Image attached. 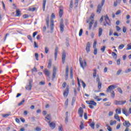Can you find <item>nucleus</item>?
Returning a JSON list of instances; mask_svg holds the SVG:
<instances>
[{"instance_id":"f257e3e1","label":"nucleus","mask_w":131,"mask_h":131,"mask_svg":"<svg viewBox=\"0 0 131 131\" xmlns=\"http://www.w3.org/2000/svg\"><path fill=\"white\" fill-rule=\"evenodd\" d=\"M45 21L46 22V25L47 26V28H50L51 29V32H53L54 31V27L55 26L54 19L53 18H51L50 20V15H48L45 18Z\"/></svg>"},{"instance_id":"f03ea898","label":"nucleus","mask_w":131,"mask_h":131,"mask_svg":"<svg viewBox=\"0 0 131 131\" xmlns=\"http://www.w3.org/2000/svg\"><path fill=\"white\" fill-rule=\"evenodd\" d=\"M29 84H27L25 87L26 90L27 91H31V89H32V83L33 82V79H30L28 80Z\"/></svg>"},{"instance_id":"7ed1b4c3","label":"nucleus","mask_w":131,"mask_h":131,"mask_svg":"<svg viewBox=\"0 0 131 131\" xmlns=\"http://www.w3.org/2000/svg\"><path fill=\"white\" fill-rule=\"evenodd\" d=\"M105 4V0H102L101 1V5L99 4L97 6V13L98 14H100L102 11V8H103V6H104Z\"/></svg>"},{"instance_id":"20e7f679","label":"nucleus","mask_w":131,"mask_h":131,"mask_svg":"<svg viewBox=\"0 0 131 131\" xmlns=\"http://www.w3.org/2000/svg\"><path fill=\"white\" fill-rule=\"evenodd\" d=\"M115 89H116V85H111L107 89L106 93H109V92H111V91H113V90H115Z\"/></svg>"},{"instance_id":"39448f33","label":"nucleus","mask_w":131,"mask_h":131,"mask_svg":"<svg viewBox=\"0 0 131 131\" xmlns=\"http://www.w3.org/2000/svg\"><path fill=\"white\" fill-rule=\"evenodd\" d=\"M126 103V101H118V100H115L114 101V104L115 105H124Z\"/></svg>"},{"instance_id":"423d86ee","label":"nucleus","mask_w":131,"mask_h":131,"mask_svg":"<svg viewBox=\"0 0 131 131\" xmlns=\"http://www.w3.org/2000/svg\"><path fill=\"white\" fill-rule=\"evenodd\" d=\"M59 27L60 29V32L63 33V32L64 31V23H63V19H61L60 21Z\"/></svg>"},{"instance_id":"0eeeda50","label":"nucleus","mask_w":131,"mask_h":131,"mask_svg":"<svg viewBox=\"0 0 131 131\" xmlns=\"http://www.w3.org/2000/svg\"><path fill=\"white\" fill-rule=\"evenodd\" d=\"M78 114H79L80 117H82L83 116V109L82 107H80L78 110Z\"/></svg>"},{"instance_id":"6e6552de","label":"nucleus","mask_w":131,"mask_h":131,"mask_svg":"<svg viewBox=\"0 0 131 131\" xmlns=\"http://www.w3.org/2000/svg\"><path fill=\"white\" fill-rule=\"evenodd\" d=\"M124 122L123 123V125H124V126H126V127H129V126H131V124L130 123H129V121H126V120H124Z\"/></svg>"},{"instance_id":"1a4fd4ad","label":"nucleus","mask_w":131,"mask_h":131,"mask_svg":"<svg viewBox=\"0 0 131 131\" xmlns=\"http://www.w3.org/2000/svg\"><path fill=\"white\" fill-rule=\"evenodd\" d=\"M65 60H66V52H65V51H63L62 54V64H64L65 63Z\"/></svg>"},{"instance_id":"9d476101","label":"nucleus","mask_w":131,"mask_h":131,"mask_svg":"<svg viewBox=\"0 0 131 131\" xmlns=\"http://www.w3.org/2000/svg\"><path fill=\"white\" fill-rule=\"evenodd\" d=\"M68 94H69V87L68 86L66 87V90L63 93L64 97H67L68 96Z\"/></svg>"},{"instance_id":"9b49d317","label":"nucleus","mask_w":131,"mask_h":131,"mask_svg":"<svg viewBox=\"0 0 131 131\" xmlns=\"http://www.w3.org/2000/svg\"><path fill=\"white\" fill-rule=\"evenodd\" d=\"M90 47H91V43H90V42H88L86 46V51L88 54H89V53H90L91 51V49L90 48Z\"/></svg>"},{"instance_id":"f8f14e48","label":"nucleus","mask_w":131,"mask_h":131,"mask_svg":"<svg viewBox=\"0 0 131 131\" xmlns=\"http://www.w3.org/2000/svg\"><path fill=\"white\" fill-rule=\"evenodd\" d=\"M48 124L49 125V126L51 127L52 128L54 129L55 127H56V124L54 123V122H52L51 123V121H49L48 122Z\"/></svg>"},{"instance_id":"ddd939ff","label":"nucleus","mask_w":131,"mask_h":131,"mask_svg":"<svg viewBox=\"0 0 131 131\" xmlns=\"http://www.w3.org/2000/svg\"><path fill=\"white\" fill-rule=\"evenodd\" d=\"M63 8L62 6L59 7V15L60 18H62V16H63Z\"/></svg>"},{"instance_id":"4468645a","label":"nucleus","mask_w":131,"mask_h":131,"mask_svg":"<svg viewBox=\"0 0 131 131\" xmlns=\"http://www.w3.org/2000/svg\"><path fill=\"white\" fill-rule=\"evenodd\" d=\"M57 70L56 69V68H53V75H52V78L53 79H55V78L56 77V74H57Z\"/></svg>"},{"instance_id":"2eb2a0df","label":"nucleus","mask_w":131,"mask_h":131,"mask_svg":"<svg viewBox=\"0 0 131 131\" xmlns=\"http://www.w3.org/2000/svg\"><path fill=\"white\" fill-rule=\"evenodd\" d=\"M59 50V48L56 47L55 50L54 56H55V60H57V56L58 55V51Z\"/></svg>"},{"instance_id":"dca6fc26","label":"nucleus","mask_w":131,"mask_h":131,"mask_svg":"<svg viewBox=\"0 0 131 131\" xmlns=\"http://www.w3.org/2000/svg\"><path fill=\"white\" fill-rule=\"evenodd\" d=\"M104 18H105V21L106 24L107 25H108L109 26H110V25H111V24H109V23H108V21H107V20H108V21H110V19H109V17H108V15H106L104 16Z\"/></svg>"},{"instance_id":"f3484780","label":"nucleus","mask_w":131,"mask_h":131,"mask_svg":"<svg viewBox=\"0 0 131 131\" xmlns=\"http://www.w3.org/2000/svg\"><path fill=\"white\" fill-rule=\"evenodd\" d=\"M81 61H82V58H81V57H79V62H80V66L83 69H84V67H83V62Z\"/></svg>"},{"instance_id":"a211bd4d","label":"nucleus","mask_w":131,"mask_h":131,"mask_svg":"<svg viewBox=\"0 0 131 131\" xmlns=\"http://www.w3.org/2000/svg\"><path fill=\"white\" fill-rule=\"evenodd\" d=\"M103 32V29L102 28H99L98 30V36L100 37L101 35H102V33Z\"/></svg>"},{"instance_id":"6ab92c4d","label":"nucleus","mask_w":131,"mask_h":131,"mask_svg":"<svg viewBox=\"0 0 131 131\" xmlns=\"http://www.w3.org/2000/svg\"><path fill=\"white\" fill-rule=\"evenodd\" d=\"M93 24H94V19H92L91 22L89 23V30H91L92 29Z\"/></svg>"},{"instance_id":"aec40b11","label":"nucleus","mask_w":131,"mask_h":131,"mask_svg":"<svg viewBox=\"0 0 131 131\" xmlns=\"http://www.w3.org/2000/svg\"><path fill=\"white\" fill-rule=\"evenodd\" d=\"M44 74H45V75H47V76H48V77H49V76H50V72L47 69H46L45 70Z\"/></svg>"},{"instance_id":"412c9836","label":"nucleus","mask_w":131,"mask_h":131,"mask_svg":"<svg viewBox=\"0 0 131 131\" xmlns=\"http://www.w3.org/2000/svg\"><path fill=\"white\" fill-rule=\"evenodd\" d=\"M16 17H20L21 16V13L20 12V10L18 9L16 11Z\"/></svg>"},{"instance_id":"4be33fe9","label":"nucleus","mask_w":131,"mask_h":131,"mask_svg":"<svg viewBox=\"0 0 131 131\" xmlns=\"http://www.w3.org/2000/svg\"><path fill=\"white\" fill-rule=\"evenodd\" d=\"M69 74V68L67 67L66 68V73H65V76H68Z\"/></svg>"},{"instance_id":"5701e85b","label":"nucleus","mask_w":131,"mask_h":131,"mask_svg":"<svg viewBox=\"0 0 131 131\" xmlns=\"http://www.w3.org/2000/svg\"><path fill=\"white\" fill-rule=\"evenodd\" d=\"M47 4V0H43V11L45 12L46 10V5Z\"/></svg>"},{"instance_id":"b1692460","label":"nucleus","mask_w":131,"mask_h":131,"mask_svg":"<svg viewBox=\"0 0 131 131\" xmlns=\"http://www.w3.org/2000/svg\"><path fill=\"white\" fill-rule=\"evenodd\" d=\"M114 117H115V119H116L117 120H118V121L120 122V118H119V116L118 115V114H116L115 115Z\"/></svg>"},{"instance_id":"393cba45","label":"nucleus","mask_w":131,"mask_h":131,"mask_svg":"<svg viewBox=\"0 0 131 131\" xmlns=\"http://www.w3.org/2000/svg\"><path fill=\"white\" fill-rule=\"evenodd\" d=\"M93 98L95 99V100H96V101H97L98 102H100V101H102V99L101 98H99V96H94L93 97Z\"/></svg>"},{"instance_id":"a878e982","label":"nucleus","mask_w":131,"mask_h":131,"mask_svg":"<svg viewBox=\"0 0 131 131\" xmlns=\"http://www.w3.org/2000/svg\"><path fill=\"white\" fill-rule=\"evenodd\" d=\"M122 112L123 114H124V115H125V116H128L129 114H128V113L126 112V111H125V110L122 109Z\"/></svg>"},{"instance_id":"bb28decb","label":"nucleus","mask_w":131,"mask_h":131,"mask_svg":"<svg viewBox=\"0 0 131 131\" xmlns=\"http://www.w3.org/2000/svg\"><path fill=\"white\" fill-rule=\"evenodd\" d=\"M51 67H52V59H50L49 60L48 68H51Z\"/></svg>"},{"instance_id":"cd10ccee","label":"nucleus","mask_w":131,"mask_h":131,"mask_svg":"<svg viewBox=\"0 0 131 131\" xmlns=\"http://www.w3.org/2000/svg\"><path fill=\"white\" fill-rule=\"evenodd\" d=\"M97 88L98 90H101V89H102V82H98Z\"/></svg>"},{"instance_id":"c85d7f7f","label":"nucleus","mask_w":131,"mask_h":131,"mask_svg":"<svg viewBox=\"0 0 131 131\" xmlns=\"http://www.w3.org/2000/svg\"><path fill=\"white\" fill-rule=\"evenodd\" d=\"M112 56H113V57L115 58V59H117V54L115 52H112Z\"/></svg>"},{"instance_id":"c756f323","label":"nucleus","mask_w":131,"mask_h":131,"mask_svg":"<svg viewBox=\"0 0 131 131\" xmlns=\"http://www.w3.org/2000/svg\"><path fill=\"white\" fill-rule=\"evenodd\" d=\"M116 114H121V108H117L116 110Z\"/></svg>"},{"instance_id":"7c9ffc66","label":"nucleus","mask_w":131,"mask_h":131,"mask_svg":"<svg viewBox=\"0 0 131 131\" xmlns=\"http://www.w3.org/2000/svg\"><path fill=\"white\" fill-rule=\"evenodd\" d=\"M94 73H93V77L94 78H96V77L97 76V70L96 69H94L93 70Z\"/></svg>"},{"instance_id":"2f4dec72","label":"nucleus","mask_w":131,"mask_h":131,"mask_svg":"<svg viewBox=\"0 0 131 131\" xmlns=\"http://www.w3.org/2000/svg\"><path fill=\"white\" fill-rule=\"evenodd\" d=\"M70 76L71 79H72V78H73V72L72 69H71Z\"/></svg>"},{"instance_id":"473e14b6","label":"nucleus","mask_w":131,"mask_h":131,"mask_svg":"<svg viewBox=\"0 0 131 131\" xmlns=\"http://www.w3.org/2000/svg\"><path fill=\"white\" fill-rule=\"evenodd\" d=\"M69 102V100L68 99H67V100L65 101V103H64V106L66 107V108H67V107H68Z\"/></svg>"},{"instance_id":"72a5a7b5","label":"nucleus","mask_w":131,"mask_h":131,"mask_svg":"<svg viewBox=\"0 0 131 131\" xmlns=\"http://www.w3.org/2000/svg\"><path fill=\"white\" fill-rule=\"evenodd\" d=\"M80 129H83L84 128V125L83 124V123L82 122H80Z\"/></svg>"},{"instance_id":"f704fd0d","label":"nucleus","mask_w":131,"mask_h":131,"mask_svg":"<svg viewBox=\"0 0 131 131\" xmlns=\"http://www.w3.org/2000/svg\"><path fill=\"white\" fill-rule=\"evenodd\" d=\"M90 105H92L93 106H97V103L94 101L91 100Z\"/></svg>"},{"instance_id":"c9c22d12","label":"nucleus","mask_w":131,"mask_h":131,"mask_svg":"<svg viewBox=\"0 0 131 131\" xmlns=\"http://www.w3.org/2000/svg\"><path fill=\"white\" fill-rule=\"evenodd\" d=\"M90 126H91V128H95V122H93L92 123H90Z\"/></svg>"},{"instance_id":"e433bc0d","label":"nucleus","mask_w":131,"mask_h":131,"mask_svg":"<svg viewBox=\"0 0 131 131\" xmlns=\"http://www.w3.org/2000/svg\"><path fill=\"white\" fill-rule=\"evenodd\" d=\"M111 97L113 98V99H114V97H115V93L114 92V91L112 92Z\"/></svg>"},{"instance_id":"4c0bfd02","label":"nucleus","mask_w":131,"mask_h":131,"mask_svg":"<svg viewBox=\"0 0 131 131\" xmlns=\"http://www.w3.org/2000/svg\"><path fill=\"white\" fill-rule=\"evenodd\" d=\"M123 48H124V45H123V44L120 45L118 47L119 50H122V49H123Z\"/></svg>"},{"instance_id":"58836bf2","label":"nucleus","mask_w":131,"mask_h":131,"mask_svg":"<svg viewBox=\"0 0 131 131\" xmlns=\"http://www.w3.org/2000/svg\"><path fill=\"white\" fill-rule=\"evenodd\" d=\"M24 102H25V100L23 99V100L18 104V106H21V105H23Z\"/></svg>"},{"instance_id":"ea45409f","label":"nucleus","mask_w":131,"mask_h":131,"mask_svg":"<svg viewBox=\"0 0 131 131\" xmlns=\"http://www.w3.org/2000/svg\"><path fill=\"white\" fill-rule=\"evenodd\" d=\"M106 127H107V130L112 131V128H111V127L110 126H109V125L107 124Z\"/></svg>"},{"instance_id":"a19ab883","label":"nucleus","mask_w":131,"mask_h":131,"mask_svg":"<svg viewBox=\"0 0 131 131\" xmlns=\"http://www.w3.org/2000/svg\"><path fill=\"white\" fill-rule=\"evenodd\" d=\"M113 124H116V121H110V125H113Z\"/></svg>"},{"instance_id":"79ce46f5","label":"nucleus","mask_w":131,"mask_h":131,"mask_svg":"<svg viewBox=\"0 0 131 131\" xmlns=\"http://www.w3.org/2000/svg\"><path fill=\"white\" fill-rule=\"evenodd\" d=\"M10 114H6L5 115H3V117L4 118H7V117H9L10 116Z\"/></svg>"},{"instance_id":"37998d69","label":"nucleus","mask_w":131,"mask_h":131,"mask_svg":"<svg viewBox=\"0 0 131 131\" xmlns=\"http://www.w3.org/2000/svg\"><path fill=\"white\" fill-rule=\"evenodd\" d=\"M82 32H83V31L82 29H81L79 32V36H81V35H82Z\"/></svg>"},{"instance_id":"c03bdc74","label":"nucleus","mask_w":131,"mask_h":131,"mask_svg":"<svg viewBox=\"0 0 131 131\" xmlns=\"http://www.w3.org/2000/svg\"><path fill=\"white\" fill-rule=\"evenodd\" d=\"M32 72H37V69L35 68V67H34L33 69L31 70Z\"/></svg>"},{"instance_id":"a18cd8bd","label":"nucleus","mask_w":131,"mask_h":131,"mask_svg":"<svg viewBox=\"0 0 131 131\" xmlns=\"http://www.w3.org/2000/svg\"><path fill=\"white\" fill-rule=\"evenodd\" d=\"M121 72H122V70H119L117 71V75H120V73H121Z\"/></svg>"},{"instance_id":"49530a36","label":"nucleus","mask_w":131,"mask_h":131,"mask_svg":"<svg viewBox=\"0 0 131 131\" xmlns=\"http://www.w3.org/2000/svg\"><path fill=\"white\" fill-rule=\"evenodd\" d=\"M35 57L36 58V61H38V53H35Z\"/></svg>"},{"instance_id":"de8ad7c7","label":"nucleus","mask_w":131,"mask_h":131,"mask_svg":"<svg viewBox=\"0 0 131 131\" xmlns=\"http://www.w3.org/2000/svg\"><path fill=\"white\" fill-rule=\"evenodd\" d=\"M97 54H98V49L97 48H94V54L97 55Z\"/></svg>"},{"instance_id":"09e8293b","label":"nucleus","mask_w":131,"mask_h":131,"mask_svg":"<svg viewBox=\"0 0 131 131\" xmlns=\"http://www.w3.org/2000/svg\"><path fill=\"white\" fill-rule=\"evenodd\" d=\"M111 102H108L104 103V106H111Z\"/></svg>"},{"instance_id":"8fccbe9b","label":"nucleus","mask_w":131,"mask_h":131,"mask_svg":"<svg viewBox=\"0 0 131 131\" xmlns=\"http://www.w3.org/2000/svg\"><path fill=\"white\" fill-rule=\"evenodd\" d=\"M96 46H97V41H95L93 43V49H96Z\"/></svg>"},{"instance_id":"3c124183","label":"nucleus","mask_w":131,"mask_h":131,"mask_svg":"<svg viewBox=\"0 0 131 131\" xmlns=\"http://www.w3.org/2000/svg\"><path fill=\"white\" fill-rule=\"evenodd\" d=\"M131 72L130 69H128L125 70V73H129V72Z\"/></svg>"},{"instance_id":"603ef678","label":"nucleus","mask_w":131,"mask_h":131,"mask_svg":"<svg viewBox=\"0 0 131 131\" xmlns=\"http://www.w3.org/2000/svg\"><path fill=\"white\" fill-rule=\"evenodd\" d=\"M96 81H97V82H101L100 81V76H99V75H97V77H96Z\"/></svg>"},{"instance_id":"864d4df0","label":"nucleus","mask_w":131,"mask_h":131,"mask_svg":"<svg viewBox=\"0 0 131 131\" xmlns=\"http://www.w3.org/2000/svg\"><path fill=\"white\" fill-rule=\"evenodd\" d=\"M127 48H126V50H131V45H130L128 44V45H127Z\"/></svg>"},{"instance_id":"5fc2aeb1","label":"nucleus","mask_w":131,"mask_h":131,"mask_svg":"<svg viewBox=\"0 0 131 131\" xmlns=\"http://www.w3.org/2000/svg\"><path fill=\"white\" fill-rule=\"evenodd\" d=\"M105 49H106V46H103V48H102L101 49V51L103 53H104V52H105Z\"/></svg>"},{"instance_id":"6e6d98bb","label":"nucleus","mask_w":131,"mask_h":131,"mask_svg":"<svg viewBox=\"0 0 131 131\" xmlns=\"http://www.w3.org/2000/svg\"><path fill=\"white\" fill-rule=\"evenodd\" d=\"M81 82H82V85L83 89H85V86H86L85 83H84V82H83V81H81Z\"/></svg>"},{"instance_id":"4d7b16f0","label":"nucleus","mask_w":131,"mask_h":131,"mask_svg":"<svg viewBox=\"0 0 131 131\" xmlns=\"http://www.w3.org/2000/svg\"><path fill=\"white\" fill-rule=\"evenodd\" d=\"M34 48H38V45H37L36 41L34 42Z\"/></svg>"},{"instance_id":"13d9d810","label":"nucleus","mask_w":131,"mask_h":131,"mask_svg":"<svg viewBox=\"0 0 131 131\" xmlns=\"http://www.w3.org/2000/svg\"><path fill=\"white\" fill-rule=\"evenodd\" d=\"M75 5L76 8H77V7H78V1L75 0Z\"/></svg>"},{"instance_id":"bf43d9fd","label":"nucleus","mask_w":131,"mask_h":131,"mask_svg":"<svg viewBox=\"0 0 131 131\" xmlns=\"http://www.w3.org/2000/svg\"><path fill=\"white\" fill-rule=\"evenodd\" d=\"M45 53L46 54H48V53H49V48L47 47H45Z\"/></svg>"},{"instance_id":"052dcab7","label":"nucleus","mask_w":131,"mask_h":131,"mask_svg":"<svg viewBox=\"0 0 131 131\" xmlns=\"http://www.w3.org/2000/svg\"><path fill=\"white\" fill-rule=\"evenodd\" d=\"M112 34H113V31H112V29H110V32H109L108 35H109L110 36H111V35H112Z\"/></svg>"},{"instance_id":"680f3d73","label":"nucleus","mask_w":131,"mask_h":131,"mask_svg":"<svg viewBox=\"0 0 131 131\" xmlns=\"http://www.w3.org/2000/svg\"><path fill=\"white\" fill-rule=\"evenodd\" d=\"M118 92H119V93H120V94H122V90H121V88H118Z\"/></svg>"},{"instance_id":"e2e57ef3","label":"nucleus","mask_w":131,"mask_h":131,"mask_svg":"<svg viewBox=\"0 0 131 131\" xmlns=\"http://www.w3.org/2000/svg\"><path fill=\"white\" fill-rule=\"evenodd\" d=\"M123 32L124 33H125V32H126V27H123Z\"/></svg>"},{"instance_id":"0e129e2a","label":"nucleus","mask_w":131,"mask_h":131,"mask_svg":"<svg viewBox=\"0 0 131 131\" xmlns=\"http://www.w3.org/2000/svg\"><path fill=\"white\" fill-rule=\"evenodd\" d=\"M84 119H88V114H86V113H84Z\"/></svg>"},{"instance_id":"69168bd1","label":"nucleus","mask_w":131,"mask_h":131,"mask_svg":"<svg viewBox=\"0 0 131 131\" xmlns=\"http://www.w3.org/2000/svg\"><path fill=\"white\" fill-rule=\"evenodd\" d=\"M36 131H41V128H40V127H37L36 128Z\"/></svg>"},{"instance_id":"338daca9","label":"nucleus","mask_w":131,"mask_h":131,"mask_svg":"<svg viewBox=\"0 0 131 131\" xmlns=\"http://www.w3.org/2000/svg\"><path fill=\"white\" fill-rule=\"evenodd\" d=\"M58 130H59V131H63V128H62V126H59L58 127Z\"/></svg>"},{"instance_id":"774afa93","label":"nucleus","mask_w":131,"mask_h":131,"mask_svg":"<svg viewBox=\"0 0 131 131\" xmlns=\"http://www.w3.org/2000/svg\"><path fill=\"white\" fill-rule=\"evenodd\" d=\"M117 65H119L120 64V58H119L117 61Z\"/></svg>"}]
</instances>
